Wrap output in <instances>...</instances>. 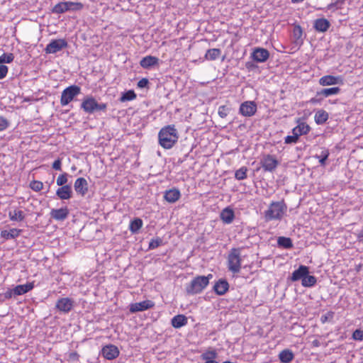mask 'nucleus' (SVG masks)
Returning a JSON list of instances; mask_svg holds the SVG:
<instances>
[{
	"label": "nucleus",
	"mask_w": 363,
	"mask_h": 363,
	"mask_svg": "<svg viewBox=\"0 0 363 363\" xmlns=\"http://www.w3.org/2000/svg\"><path fill=\"white\" fill-rule=\"evenodd\" d=\"M287 205L284 200L272 201L263 213L266 222L272 220H281L287 213Z\"/></svg>",
	"instance_id": "nucleus-1"
},
{
	"label": "nucleus",
	"mask_w": 363,
	"mask_h": 363,
	"mask_svg": "<svg viewBox=\"0 0 363 363\" xmlns=\"http://www.w3.org/2000/svg\"><path fill=\"white\" fill-rule=\"evenodd\" d=\"M159 143L164 149L172 148L178 141V131L174 125L163 127L158 134Z\"/></svg>",
	"instance_id": "nucleus-2"
},
{
	"label": "nucleus",
	"mask_w": 363,
	"mask_h": 363,
	"mask_svg": "<svg viewBox=\"0 0 363 363\" xmlns=\"http://www.w3.org/2000/svg\"><path fill=\"white\" fill-rule=\"evenodd\" d=\"M241 248H232L228 256V270L234 274L239 273L241 269Z\"/></svg>",
	"instance_id": "nucleus-3"
},
{
	"label": "nucleus",
	"mask_w": 363,
	"mask_h": 363,
	"mask_svg": "<svg viewBox=\"0 0 363 363\" xmlns=\"http://www.w3.org/2000/svg\"><path fill=\"white\" fill-rule=\"evenodd\" d=\"M107 104H99L93 96H86L81 104V108L87 113L91 114L98 111H106Z\"/></svg>",
	"instance_id": "nucleus-4"
},
{
	"label": "nucleus",
	"mask_w": 363,
	"mask_h": 363,
	"mask_svg": "<svg viewBox=\"0 0 363 363\" xmlns=\"http://www.w3.org/2000/svg\"><path fill=\"white\" fill-rule=\"evenodd\" d=\"M213 277L212 274L208 276H198L195 277L190 283L187 290L190 293L199 294L205 289L209 283L210 279Z\"/></svg>",
	"instance_id": "nucleus-5"
},
{
	"label": "nucleus",
	"mask_w": 363,
	"mask_h": 363,
	"mask_svg": "<svg viewBox=\"0 0 363 363\" xmlns=\"http://www.w3.org/2000/svg\"><path fill=\"white\" fill-rule=\"evenodd\" d=\"M81 93V88L77 85H72L65 89L61 94L60 104L62 106L69 104L77 96Z\"/></svg>",
	"instance_id": "nucleus-6"
},
{
	"label": "nucleus",
	"mask_w": 363,
	"mask_h": 363,
	"mask_svg": "<svg viewBox=\"0 0 363 363\" xmlns=\"http://www.w3.org/2000/svg\"><path fill=\"white\" fill-rule=\"evenodd\" d=\"M82 7L81 3L66 1L57 4L52 9L55 13H63L69 10H77Z\"/></svg>",
	"instance_id": "nucleus-7"
},
{
	"label": "nucleus",
	"mask_w": 363,
	"mask_h": 363,
	"mask_svg": "<svg viewBox=\"0 0 363 363\" xmlns=\"http://www.w3.org/2000/svg\"><path fill=\"white\" fill-rule=\"evenodd\" d=\"M67 47V42L65 39H56L50 41L45 48V52L47 54H55L63 48Z\"/></svg>",
	"instance_id": "nucleus-8"
},
{
	"label": "nucleus",
	"mask_w": 363,
	"mask_h": 363,
	"mask_svg": "<svg viewBox=\"0 0 363 363\" xmlns=\"http://www.w3.org/2000/svg\"><path fill=\"white\" fill-rule=\"evenodd\" d=\"M74 306V301L68 297H62L56 302L55 308L60 313H67L71 311Z\"/></svg>",
	"instance_id": "nucleus-9"
},
{
	"label": "nucleus",
	"mask_w": 363,
	"mask_h": 363,
	"mask_svg": "<svg viewBox=\"0 0 363 363\" xmlns=\"http://www.w3.org/2000/svg\"><path fill=\"white\" fill-rule=\"evenodd\" d=\"M262 167L265 172H274L279 164L278 160L271 155H264L260 160Z\"/></svg>",
	"instance_id": "nucleus-10"
},
{
	"label": "nucleus",
	"mask_w": 363,
	"mask_h": 363,
	"mask_svg": "<svg viewBox=\"0 0 363 363\" xmlns=\"http://www.w3.org/2000/svg\"><path fill=\"white\" fill-rule=\"evenodd\" d=\"M155 306V303L151 300H145L138 303H130L128 306L131 313L145 311Z\"/></svg>",
	"instance_id": "nucleus-11"
},
{
	"label": "nucleus",
	"mask_w": 363,
	"mask_h": 363,
	"mask_svg": "<svg viewBox=\"0 0 363 363\" xmlns=\"http://www.w3.org/2000/svg\"><path fill=\"white\" fill-rule=\"evenodd\" d=\"M257 111V104L252 101H247L242 103L240 106L239 113L245 117H251Z\"/></svg>",
	"instance_id": "nucleus-12"
},
{
	"label": "nucleus",
	"mask_w": 363,
	"mask_h": 363,
	"mask_svg": "<svg viewBox=\"0 0 363 363\" xmlns=\"http://www.w3.org/2000/svg\"><path fill=\"white\" fill-rule=\"evenodd\" d=\"M251 57L257 62H264L268 60L269 52L267 49L255 48L251 54Z\"/></svg>",
	"instance_id": "nucleus-13"
},
{
	"label": "nucleus",
	"mask_w": 363,
	"mask_h": 363,
	"mask_svg": "<svg viewBox=\"0 0 363 363\" xmlns=\"http://www.w3.org/2000/svg\"><path fill=\"white\" fill-rule=\"evenodd\" d=\"M101 354L106 359L112 360L119 355V350L116 346L110 344L102 348Z\"/></svg>",
	"instance_id": "nucleus-14"
},
{
	"label": "nucleus",
	"mask_w": 363,
	"mask_h": 363,
	"mask_svg": "<svg viewBox=\"0 0 363 363\" xmlns=\"http://www.w3.org/2000/svg\"><path fill=\"white\" fill-rule=\"evenodd\" d=\"M343 79L340 76L325 75L320 78L319 84L321 86H330L335 84H342Z\"/></svg>",
	"instance_id": "nucleus-15"
},
{
	"label": "nucleus",
	"mask_w": 363,
	"mask_h": 363,
	"mask_svg": "<svg viewBox=\"0 0 363 363\" xmlns=\"http://www.w3.org/2000/svg\"><path fill=\"white\" fill-rule=\"evenodd\" d=\"M74 187L77 194L84 196L88 191L87 181L83 177L78 178L74 182Z\"/></svg>",
	"instance_id": "nucleus-16"
},
{
	"label": "nucleus",
	"mask_w": 363,
	"mask_h": 363,
	"mask_svg": "<svg viewBox=\"0 0 363 363\" xmlns=\"http://www.w3.org/2000/svg\"><path fill=\"white\" fill-rule=\"evenodd\" d=\"M33 288V283L18 285L11 291L7 292V295H23Z\"/></svg>",
	"instance_id": "nucleus-17"
},
{
	"label": "nucleus",
	"mask_w": 363,
	"mask_h": 363,
	"mask_svg": "<svg viewBox=\"0 0 363 363\" xmlns=\"http://www.w3.org/2000/svg\"><path fill=\"white\" fill-rule=\"evenodd\" d=\"M69 215V210L67 207L52 209L50 211V216L56 220H64Z\"/></svg>",
	"instance_id": "nucleus-18"
},
{
	"label": "nucleus",
	"mask_w": 363,
	"mask_h": 363,
	"mask_svg": "<svg viewBox=\"0 0 363 363\" xmlns=\"http://www.w3.org/2000/svg\"><path fill=\"white\" fill-rule=\"evenodd\" d=\"M309 273L308 267L304 265H301L298 269L295 270L291 275V279L293 281L298 280L303 281V279Z\"/></svg>",
	"instance_id": "nucleus-19"
},
{
	"label": "nucleus",
	"mask_w": 363,
	"mask_h": 363,
	"mask_svg": "<svg viewBox=\"0 0 363 363\" xmlns=\"http://www.w3.org/2000/svg\"><path fill=\"white\" fill-rule=\"evenodd\" d=\"M229 289L228 282L224 279H220L213 286V289L217 295H223Z\"/></svg>",
	"instance_id": "nucleus-20"
},
{
	"label": "nucleus",
	"mask_w": 363,
	"mask_h": 363,
	"mask_svg": "<svg viewBox=\"0 0 363 363\" xmlns=\"http://www.w3.org/2000/svg\"><path fill=\"white\" fill-rule=\"evenodd\" d=\"M56 195L62 200L69 199L72 196L71 186L66 185L58 188L56 191Z\"/></svg>",
	"instance_id": "nucleus-21"
},
{
	"label": "nucleus",
	"mask_w": 363,
	"mask_h": 363,
	"mask_svg": "<svg viewBox=\"0 0 363 363\" xmlns=\"http://www.w3.org/2000/svg\"><path fill=\"white\" fill-rule=\"evenodd\" d=\"M303 30L299 25H295L292 32L294 43L296 46H301L303 43Z\"/></svg>",
	"instance_id": "nucleus-22"
},
{
	"label": "nucleus",
	"mask_w": 363,
	"mask_h": 363,
	"mask_svg": "<svg viewBox=\"0 0 363 363\" xmlns=\"http://www.w3.org/2000/svg\"><path fill=\"white\" fill-rule=\"evenodd\" d=\"M159 59L155 56L148 55L143 57L140 62V65L144 69H149L151 67L158 65Z\"/></svg>",
	"instance_id": "nucleus-23"
},
{
	"label": "nucleus",
	"mask_w": 363,
	"mask_h": 363,
	"mask_svg": "<svg viewBox=\"0 0 363 363\" xmlns=\"http://www.w3.org/2000/svg\"><path fill=\"white\" fill-rule=\"evenodd\" d=\"M9 218L11 221L21 222L26 218L25 213L19 208H13L9 212Z\"/></svg>",
	"instance_id": "nucleus-24"
},
{
	"label": "nucleus",
	"mask_w": 363,
	"mask_h": 363,
	"mask_svg": "<svg viewBox=\"0 0 363 363\" xmlns=\"http://www.w3.org/2000/svg\"><path fill=\"white\" fill-rule=\"evenodd\" d=\"M220 219L224 223H231L235 218V213L233 209L229 207L225 208L220 213Z\"/></svg>",
	"instance_id": "nucleus-25"
},
{
	"label": "nucleus",
	"mask_w": 363,
	"mask_h": 363,
	"mask_svg": "<svg viewBox=\"0 0 363 363\" xmlns=\"http://www.w3.org/2000/svg\"><path fill=\"white\" fill-rule=\"evenodd\" d=\"M180 196V191L177 189H172L165 191L164 198L169 203H174L179 199Z\"/></svg>",
	"instance_id": "nucleus-26"
},
{
	"label": "nucleus",
	"mask_w": 363,
	"mask_h": 363,
	"mask_svg": "<svg viewBox=\"0 0 363 363\" xmlns=\"http://www.w3.org/2000/svg\"><path fill=\"white\" fill-rule=\"evenodd\" d=\"M187 318L182 314L174 316L171 320V324L174 328H180L187 324Z\"/></svg>",
	"instance_id": "nucleus-27"
},
{
	"label": "nucleus",
	"mask_w": 363,
	"mask_h": 363,
	"mask_svg": "<svg viewBox=\"0 0 363 363\" xmlns=\"http://www.w3.org/2000/svg\"><path fill=\"white\" fill-rule=\"evenodd\" d=\"M330 23L325 18H318L314 22V28L318 32H325L330 28Z\"/></svg>",
	"instance_id": "nucleus-28"
},
{
	"label": "nucleus",
	"mask_w": 363,
	"mask_h": 363,
	"mask_svg": "<svg viewBox=\"0 0 363 363\" xmlns=\"http://www.w3.org/2000/svg\"><path fill=\"white\" fill-rule=\"evenodd\" d=\"M294 358V354L289 349L282 350L279 354V359L281 363H290Z\"/></svg>",
	"instance_id": "nucleus-29"
},
{
	"label": "nucleus",
	"mask_w": 363,
	"mask_h": 363,
	"mask_svg": "<svg viewBox=\"0 0 363 363\" xmlns=\"http://www.w3.org/2000/svg\"><path fill=\"white\" fill-rule=\"evenodd\" d=\"M21 230L17 228H12L10 230H2L1 232V237L5 240H10L17 238L20 233Z\"/></svg>",
	"instance_id": "nucleus-30"
},
{
	"label": "nucleus",
	"mask_w": 363,
	"mask_h": 363,
	"mask_svg": "<svg viewBox=\"0 0 363 363\" xmlns=\"http://www.w3.org/2000/svg\"><path fill=\"white\" fill-rule=\"evenodd\" d=\"M310 126L305 123H301L297 126L293 128L292 133H297V136L306 135L310 131Z\"/></svg>",
	"instance_id": "nucleus-31"
},
{
	"label": "nucleus",
	"mask_w": 363,
	"mask_h": 363,
	"mask_svg": "<svg viewBox=\"0 0 363 363\" xmlns=\"http://www.w3.org/2000/svg\"><path fill=\"white\" fill-rule=\"evenodd\" d=\"M314 118L317 124H323L328 119V113L324 110H318L315 113Z\"/></svg>",
	"instance_id": "nucleus-32"
},
{
	"label": "nucleus",
	"mask_w": 363,
	"mask_h": 363,
	"mask_svg": "<svg viewBox=\"0 0 363 363\" xmlns=\"http://www.w3.org/2000/svg\"><path fill=\"white\" fill-rule=\"evenodd\" d=\"M340 92V89L339 87H331L323 89L317 93L319 96H323L324 97H328L332 95L338 94Z\"/></svg>",
	"instance_id": "nucleus-33"
},
{
	"label": "nucleus",
	"mask_w": 363,
	"mask_h": 363,
	"mask_svg": "<svg viewBox=\"0 0 363 363\" xmlns=\"http://www.w3.org/2000/svg\"><path fill=\"white\" fill-rule=\"evenodd\" d=\"M277 245L284 249H291L293 247V242L291 238L286 237H279Z\"/></svg>",
	"instance_id": "nucleus-34"
},
{
	"label": "nucleus",
	"mask_w": 363,
	"mask_h": 363,
	"mask_svg": "<svg viewBox=\"0 0 363 363\" xmlns=\"http://www.w3.org/2000/svg\"><path fill=\"white\" fill-rule=\"evenodd\" d=\"M221 50L218 48L208 49L205 55V58L208 60H215L219 57Z\"/></svg>",
	"instance_id": "nucleus-35"
},
{
	"label": "nucleus",
	"mask_w": 363,
	"mask_h": 363,
	"mask_svg": "<svg viewBox=\"0 0 363 363\" xmlns=\"http://www.w3.org/2000/svg\"><path fill=\"white\" fill-rule=\"evenodd\" d=\"M143 226V220L140 218H135L130 222L129 229L133 233H136Z\"/></svg>",
	"instance_id": "nucleus-36"
},
{
	"label": "nucleus",
	"mask_w": 363,
	"mask_h": 363,
	"mask_svg": "<svg viewBox=\"0 0 363 363\" xmlns=\"http://www.w3.org/2000/svg\"><path fill=\"white\" fill-rule=\"evenodd\" d=\"M136 94L133 90H129L128 91H125L122 94V96L120 98V101L121 102H125L128 101H132L136 98Z\"/></svg>",
	"instance_id": "nucleus-37"
},
{
	"label": "nucleus",
	"mask_w": 363,
	"mask_h": 363,
	"mask_svg": "<svg viewBox=\"0 0 363 363\" xmlns=\"http://www.w3.org/2000/svg\"><path fill=\"white\" fill-rule=\"evenodd\" d=\"M247 168L242 167L235 171V177L238 180H243L247 178Z\"/></svg>",
	"instance_id": "nucleus-38"
},
{
	"label": "nucleus",
	"mask_w": 363,
	"mask_h": 363,
	"mask_svg": "<svg viewBox=\"0 0 363 363\" xmlns=\"http://www.w3.org/2000/svg\"><path fill=\"white\" fill-rule=\"evenodd\" d=\"M301 282L302 285L304 286H312L315 284L316 278L314 276L307 274Z\"/></svg>",
	"instance_id": "nucleus-39"
},
{
	"label": "nucleus",
	"mask_w": 363,
	"mask_h": 363,
	"mask_svg": "<svg viewBox=\"0 0 363 363\" xmlns=\"http://www.w3.org/2000/svg\"><path fill=\"white\" fill-rule=\"evenodd\" d=\"M218 356L217 352L215 350L208 351L201 354V357L202 359L208 361V360H215Z\"/></svg>",
	"instance_id": "nucleus-40"
},
{
	"label": "nucleus",
	"mask_w": 363,
	"mask_h": 363,
	"mask_svg": "<svg viewBox=\"0 0 363 363\" xmlns=\"http://www.w3.org/2000/svg\"><path fill=\"white\" fill-rule=\"evenodd\" d=\"M14 56L12 53H4L0 56V64L11 63L13 62Z\"/></svg>",
	"instance_id": "nucleus-41"
},
{
	"label": "nucleus",
	"mask_w": 363,
	"mask_h": 363,
	"mask_svg": "<svg viewBox=\"0 0 363 363\" xmlns=\"http://www.w3.org/2000/svg\"><path fill=\"white\" fill-rule=\"evenodd\" d=\"M330 153L328 150H324L321 152L320 155L318 156L316 155L315 157L319 159V162L322 166H324L325 164V162L328 158Z\"/></svg>",
	"instance_id": "nucleus-42"
},
{
	"label": "nucleus",
	"mask_w": 363,
	"mask_h": 363,
	"mask_svg": "<svg viewBox=\"0 0 363 363\" xmlns=\"http://www.w3.org/2000/svg\"><path fill=\"white\" fill-rule=\"evenodd\" d=\"M67 177H68V174L65 173V172L60 174L57 179V181H56L57 185H58L61 187L63 186H66V184L68 180Z\"/></svg>",
	"instance_id": "nucleus-43"
},
{
	"label": "nucleus",
	"mask_w": 363,
	"mask_h": 363,
	"mask_svg": "<svg viewBox=\"0 0 363 363\" xmlns=\"http://www.w3.org/2000/svg\"><path fill=\"white\" fill-rule=\"evenodd\" d=\"M335 313L333 311H328L327 313L322 315L320 317V322L324 324L327 322H332Z\"/></svg>",
	"instance_id": "nucleus-44"
},
{
	"label": "nucleus",
	"mask_w": 363,
	"mask_h": 363,
	"mask_svg": "<svg viewBox=\"0 0 363 363\" xmlns=\"http://www.w3.org/2000/svg\"><path fill=\"white\" fill-rule=\"evenodd\" d=\"M162 243V240L160 238H156L154 239H152L149 243V249L153 250L159 246H160Z\"/></svg>",
	"instance_id": "nucleus-45"
},
{
	"label": "nucleus",
	"mask_w": 363,
	"mask_h": 363,
	"mask_svg": "<svg viewBox=\"0 0 363 363\" xmlns=\"http://www.w3.org/2000/svg\"><path fill=\"white\" fill-rule=\"evenodd\" d=\"M30 187L33 191L38 192V191H40L41 189H43V182H41L40 181L34 180L30 182Z\"/></svg>",
	"instance_id": "nucleus-46"
},
{
	"label": "nucleus",
	"mask_w": 363,
	"mask_h": 363,
	"mask_svg": "<svg viewBox=\"0 0 363 363\" xmlns=\"http://www.w3.org/2000/svg\"><path fill=\"white\" fill-rule=\"evenodd\" d=\"M342 4L343 1L342 0H333L332 3L327 6V10L335 11V10L339 9L338 5Z\"/></svg>",
	"instance_id": "nucleus-47"
},
{
	"label": "nucleus",
	"mask_w": 363,
	"mask_h": 363,
	"mask_svg": "<svg viewBox=\"0 0 363 363\" xmlns=\"http://www.w3.org/2000/svg\"><path fill=\"white\" fill-rule=\"evenodd\" d=\"M293 133V135H287L284 138V143L286 144L296 143L298 141V137L297 136V133Z\"/></svg>",
	"instance_id": "nucleus-48"
},
{
	"label": "nucleus",
	"mask_w": 363,
	"mask_h": 363,
	"mask_svg": "<svg viewBox=\"0 0 363 363\" xmlns=\"http://www.w3.org/2000/svg\"><path fill=\"white\" fill-rule=\"evenodd\" d=\"M352 338L354 340H363V330L360 329L355 330L352 333Z\"/></svg>",
	"instance_id": "nucleus-49"
},
{
	"label": "nucleus",
	"mask_w": 363,
	"mask_h": 363,
	"mask_svg": "<svg viewBox=\"0 0 363 363\" xmlns=\"http://www.w3.org/2000/svg\"><path fill=\"white\" fill-rule=\"evenodd\" d=\"M228 112L229 108L225 106H220L218 108V115L223 118H225L228 116Z\"/></svg>",
	"instance_id": "nucleus-50"
},
{
	"label": "nucleus",
	"mask_w": 363,
	"mask_h": 363,
	"mask_svg": "<svg viewBox=\"0 0 363 363\" xmlns=\"http://www.w3.org/2000/svg\"><path fill=\"white\" fill-rule=\"evenodd\" d=\"M9 126V121L4 117L0 116V131H3Z\"/></svg>",
	"instance_id": "nucleus-51"
},
{
	"label": "nucleus",
	"mask_w": 363,
	"mask_h": 363,
	"mask_svg": "<svg viewBox=\"0 0 363 363\" xmlns=\"http://www.w3.org/2000/svg\"><path fill=\"white\" fill-rule=\"evenodd\" d=\"M8 73V67L6 65H0V79H4Z\"/></svg>",
	"instance_id": "nucleus-52"
},
{
	"label": "nucleus",
	"mask_w": 363,
	"mask_h": 363,
	"mask_svg": "<svg viewBox=\"0 0 363 363\" xmlns=\"http://www.w3.org/2000/svg\"><path fill=\"white\" fill-rule=\"evenodd\" d=\"M61 166H62V161L61 159L58 158L57 160H55L52 163V167L55 170H61Z\"/></svg>",
	"instance_id": "nucleus-53"
},
{
	"label": "nucleus",
	"mask_w": 363,
	"mask_h": 363,
	"mask_svg": "<svg viewBox=\"0 0 363 363\" xmlns=\"http://www.w3.org/2000/svg\"><path fill=\"white\" fill-rule=\"evenodd\" d=\"M148 84H149L148 79L146 78H143L138 82V86L139 88H145L148 85Z\"/></svg>",
	"instance_id": "nucleus-54"
},
{
	"label": "nucleus",
	"mask_w": 363,
	"mask_h": 363,
	"mask_svg": "<svg viewBox=\"0 0 363 363\" xmlns=\"http://www.w3.org/2000/svg\"><path fill=\"white\" fill-rule=\"evenodd\" d=\"M69 358L73 360L78 359L79 354L76 352H72L69 354Z\"/></svg>",
	"instance_id": "nucleus-55"
},
{
	"label": "nucleus",
	"mask_w": 363,
	"mask_h": 363,
	"mask_svg": "<svg viewBox=\"0 0 363 363\" xmlns=\"http://www.w3.org/2000/svg\"><path fill=\"white\" fill-rule=\"evenodd\" d=\"M320 345V342L318 340H314L313 342H312V346L313 347H318Z\"/></svg>",
	"instance_id": "nucleus-56"
},
{
	"label": "nucleus",
	"mask_w": 363,
	"mask_h": 363,
	"mask_svg": "<svg viewBox=\"0 0 363 363\" xmlns=\"http://www.w3.org/2000/svg\"><path fill=\"white\" fill-rule=\"evenodd\" d=\"M357 238L360 242L363 243V231L358 235Z\"/></svg>",
	"instance_id": "nucleus-57"
},
{
	"label": "nucleus",
	"mask_w": 363,
	"mask_h": 363,
	"mask_svg": "<svg viewBox=\"0 0 363 363\" xmlns=\"http://www.w3.org/2000/svg\"><path fill=\"white\" fill-rule=\"evenodd\" d=\"M303 0H291V2L293 4H297V3H300V2H302Z\"/></svg>",
	"instance_id": "nucleus-58"
},
{
	"label": "nucleus",
	"mask_w": 363,
	"mask_h": 363,
	"mask_svg": "<svg viewBox=\"0 0 363 363\" xmlns=\"http://www.w3.org/2000/svg\"><path fill=\"white\" fill-rule=\"evenodd\" d=\"M205 363H218L216 360H208Z\"/></svg>",
	"instance_id": "nucleus-59"
},
{
	"label": "nucleus",
	"mask_w": 363,
	"mask_h": 363,
	"mask_svg": "<svg viewBox=\"0 0 363 363\" xmlns=\"http://www.w3.org/2000/svg\"><path fill=\"white\" fill-rule=\"evenodd\" d=\"M4 297L6 298H12L13 296H4Z\"/></svg>",
	"instance_id": "nucleus-60"
}]
</instances>
